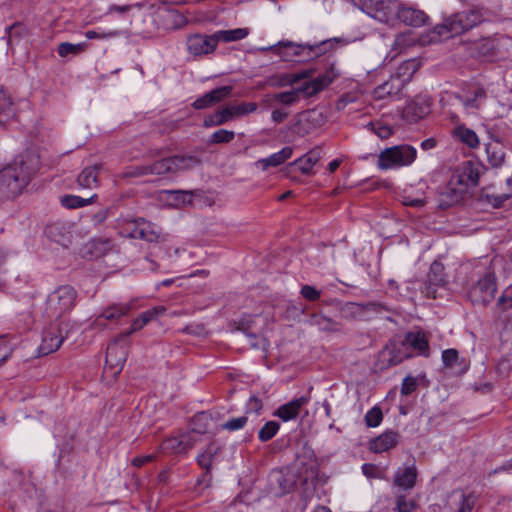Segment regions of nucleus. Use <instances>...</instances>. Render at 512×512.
I'll list each match as a JSON object with an SVG mask.
<instances>
[{
    "instance_id": "f257e3e1",
    "label": "nucleus",
    "mask_w": 512,
    "mask_h": 512,
    "mask_svg": "<svg viewBox=\"0 0 512 512\" xmlns=\"http://www.w3.org/2000/svg\"><path fill=\"white\" fill-rule=\"evenodd\" d=\"M485 21V10L473 6L468 10L457 12L446 17L429 33L430 42H439L453 36L464 34Z\"/></svg>"
},
{
    "instance_id": "f03ea898",
    "label": "nucleus",
    "mask_w": 512,
    "mask_h": 512,
    "mask_svg": "<svg viewBox=\"0 0 512 512\" xmlns=\"http://www.w3.org/2000/svg\"><path fill=\"white\" fill-rule=\"evenodd\" d=\"M338 77L339 73L334 68H330L325 73L294 89L274 94L272 99L283 105L291 106L300 100L301 95L306 98L312 97L328 87Z\"/></svg>"
},
{
    "instance_id": "7ed1b4c3",
    "label": "nucleus",
    "mask_w": 512,
    "mask_h": 512,
    "mask_svg": "<svg viewBox=\"0 0 512 512\" xmlns=\"http://www.w3.org/2000/svg\"><path fill=\"white\" fill-rule=\"evenodd\" d=\"M338 42L337 38L323 40L314 45H299L289 41H280L275 45L261 48V51H273L284 61H291L296 56H300L307 51L310 57H318L322 54L329 52L334 48L335 43Z\"/></svg>"
},
{
    "instance_id": "20e7f679",
    "label": "nucleus",
    "mask_w": 512,
    "mask_h": 512,
    "mask_svg": "<svg viewBox=\"0 0 512 512\" xmlns=\"http://www.w3.org/2000/svg\"><path fill=\"white\" fill-rule=\"evenodd\" d=\"M34 169L15 162L0 171V199L18 195L28 184Z\"/></svg>"
},
{
    "instance_id": "39448f33",
    "label": "nucleus",
    "mask_w": 512,
    "mask_h": 512,
    "mask_svg": "<svg viewBox=\"0 0 512 512\" xmlns=\"http://www.w3.org/2000/svg\"><path fill=\"white\" fill-rule=\"evenodd\" d=\"M208 416L204 413L198 414L193 418L191 431L179 434L177 436H171L165 439L160 448L163 452L172 454H185L191 448H193L198 442L201 441V435L206 432V427L201 429L197 428L198 424H204L207 422Z\"/></svg>"
},
{
    "instance_id": "423d86ee",
    "label": "nucleus",
    "mask_w": 512,
    "mask_h": 512,
    "mask_svg": "<svg viewBox=\"0 0 512 512\" xmlns=\"http://www.w3.org/2000/svg\"><path fill=\"white\" fill-rule=\"evenodd\" d=\"M479 181V170L470 161L461 163L453 171L451 179L448 184V193L450 200L447 202L448 205L457 203L461 200L464 193L470 187H474Z\"/></svg>"
},
{
    "instance_id": "0eeeda50",
    "label": "nucleus",
    "mask_w": 512,
    "mask_h": 512,
    "mask_svg": "<svg viewBox=\"0 0 512 512\" xmlns=\"http://www.w3.org/2000/svg\"><path fill=\"white\" fill-rule=\"evenodd\" d=\"M417 157V150L408 144L384 149L378 155L377 167L380 170L396 169L411 165Z\"/></svg>"
},
{
    "instance_id": "6e6552de",
    "label": "nucleus",
    "mask_w": 512,
    "mask_h": 512,
    "mask_svg": "<svg viewBox=\"0 0 512 512\" xmlns=\"http://www.w3.org/2000/svg\"><path fill=\"white\" fill-rule=\"evenodd\" d=\"M77 299V291L70 285H61L49 294L46 301V313L50 317H61L70 312Z\"/></svg>"
},
{
    "instance_id": "1a4fd4ad",
    "label": "nucleus",
    "mask_w": 512,
    "mask_h": 512,
    "mask_svg": "<svg viewBox=\"0 0 512 512\" xmlns=\"http://www.w3.org/2000/svg\"><path fill=\"white\" fill-rule=\"evenodd\" d=\"M370 17L382 23H391L397 18V0H352Z\"/></svg>"
},
{
    "instance_id": "9d476101",
    "label": "nucleus",
    "mask_w": 512,
    "mask_h": 512,
    "mask_svg": "<svg viewBox=\"0 0 512 512\" xmlns=\"http://www.w3.org/2000/svg\"><path fill=\"white\" fill-rule=\"evenodd\" d=\"M128 345V338L122 340L121 335L108 345L105 369L109 370L111 374L117 375L122 371L126 362Z\"/></svg>"
},
{
    "instance_id": "9b49d317",
    "label": "nucleus",
    "mask_w": 512,
    "mask_h": 512,
    "mask_svg": "<svg viewBox=\"0 0 512 512\" xmlns=\"http://www.w3.org/2000/svg\"><path fill=\"white\" fill-rule=\"evenodd\" d=\"M497 290L496 277L492 272H487L469 291V297L473 304L487 305L494 297Z\"/></svg>"
},
{
    "instance_id": "f8f14e48",
    "label": "nucleus",
    "mask_w": 512,
    "mask_h": 512,
    "mask_svg": "<svg viewBox=\"0 0 512 512\" xmlns=\"http://www.w3.org/2000/svg\"><path fill=\"white\" fill-rule=\"evenodd\" d=\"M217 46V39L214 33L210 35L197 33L186 38L187 52L194 58H202L212 54Z\"/></svg>"
},
{
    "instance_id": "ddd939ff",
    "label": "nucleus",
    "mask_w": 512,
    "mask_h": 512,
    "mask_svg": "<svg viewBox=\"0 0 512 512\" xmlns=\"http://www.w3.org/2000/svg\"><path fill=\"white\" fill-rule=\"evenodd\" d=\"M257 104L250 103H241L237 105H232L223 108L222 110L217 111L210 119L205 120V126H219L222 125L234 117H241L243 115L252 113L256 111Z\"/></svg>"
},
{
    "instance_id": "4468645a",
    "label": "nucleus",
    "mask_w": 512,
    "mask_h": 512,
    "mask_svg": "<svg viewBox=\"0 0 512 512\" xmlns=\"http://www.w3.org/2000/svg\"><path fill=\"white\" fill-rule=\"evenodd\" d=\"M410 357L411 354L407 351V346L404 342H390L379 354L380 369L398 365L404 359Z\"/></svg>"
},
{
    "instance_id": "2eb2a0df",
    "label": "nucleus",
    "mask_w": 512,
    "mask_h": 512,
    "mask_svg": "<svg viewBox=\"0 0 512 512\" xmlns=\"http://www.w3.org/2000/svg\"><path fill=\"white\" fill-rule=\"evenodd\" d=\"M431 98L428 96H416L410 100L403 109V118L410 122L416 123L425 118L431 112Z\"/></svg>"
},
{
    "instance_id": "dca6fc26",
    "label": "nucleus",
    "mask_w": 512,
    "mask_h": 512,
    "mask_svg": "<svg viewBox=\"0 0 512 512\" xmlns=\"http://www.w3.org/2000/svg\"><path fill=\"white\" fill-rule=\"evenodd\" d=\"M428 19V15L423 10L398 1L396 20L407 26L421 27L426 24Z\"/></svg>"
},
{
    "instance_id": "f3484780",
    "label": "nucleus",
    "mask_w": 512,
    "mask_h": 512,
    "mask_svg": "<svg viewBox=\"0 0 512 512\" xmlns=\"http://www.w3.org/2000/svg\"><path fill=\"white\" fill-rule=\"evenodd\" d=\"M65 337L66 335L62 333V329L59 326H50L43 333L42 341L38 348L39 354L48 355L50 353L57 351L60 348Z\"/></svg>"
},
{
    "instance_id": "a211bd4d",
    "label": "nucleus",
    "mask_w": 512,
    "mask_h": 512,
    "mask_svg": "<svg viewBox=\"0 0 512 512\" xmlns=\"http://www.w3.org/2000/svg\"><path fill=\"white\" fill-rule=\"evenodd\" d=\"M166 312L165 306L159 305L155 306L151 309H148L144 312H142L137 318H135L131 324V328L121 334V339L125 340L128 338L132 333H135L137 331H140L143 329L148 323L157 320L159 317L163 316Z\"/></svg>"
},
{
    "instance_id": "6ab92c4d",
    "label": "nucleus",
    "mask_w": 512,
    "mask_h": 512,
    "mask_svg": "<svg viewBox=\"0 0 512 512\" xmlns=\"http://www.w3.org/2000/svg\"><path fill=\"white\" fill-rule=\"evenodd\" d=\"M310 401L309 396H301L293 399L288 403L281 405L273 415L280 418L282 421L287 422L294 420L300 413V410Z\"/></svg>"
},
{
    "instance_id": "aec40b11",
    "label": "nucleus",
    "mask_w": 512,
    "mask_h": 512,
    "mask_svg": "<svg viewBox=\"0 0 512 512\" xmlns=\"http://www.w3.org/2000/svg\"><path fill=\"white\" fill-rule=\"evenodd\" d=\"M231 92H232L231 86H222V87L216 88V89L206 93L202 97L196 99L193 102L192 106L198 110L205 109V108L210 107L213 104H216V103L224 100L225 98L229 97Z\"/></svg>"
},
{
    "instance_id": "412c9836",
    "label": "nucleus",
    "mask_w": 512,
    "mask_h": 512,
    "mask_svg": "<svg viewBox=\"0 0 512 512\" xmlns=\"http://www.w3.org/2000/svg\"><path fill=\"white\" fill-rule=\"evenodd\" d=\"M400 436L392 430L385 431L369 442V449L374 453H383L397 446Z\"/></svg>"
},
{
    "instance_id": "4be33fe9",
    "label": "nucleus",
    "mask_w": 512,
    "mask_h": 512,
    "mask_svg": "<svg viewBox=\"0 0 512 512\" xmlns=\"http://www.w3.org/2000/svg\"><path fill=\"white\" fill-rule=\"evenodd\" d=\"M133 225L134 227L130 231L132 238L142 239L148 242H154L159 239L160 234L154 224L144 219H138L134 221Z\"/></svg>"
},
{
    "instance_id": "5701e85b",
    "label": "nucleus",
    "mask_w": 512,
    "mask_h": 512,
    "mask_svg": "<svg viewBox=\"0 0 512 512\" xmlns=\"http://www.w3.org/2000/svg\"><path fill=\"white\" fill-rule=\"evenodd\" d=\"M172 173L171 157L154 162L152 165L135 167L129 174L134 177Z\"/></svg>"
},
{
    "instance_id": "b1692460",
    "label": "nucleus",
    "mask_w": 512,
    "mask_h": 512,
    "mask_svg": "<svg viewBox=\"0 0 512 512\" xmlns=\"http://www.w3.org/2000/svg\"><path fill=\"white\" fill-rule=\"evenodd\" d=\"M312 76L311 70H303L297 73H284L279 75H274L268 79V83L272 87H287L293 86L294 84L309 79Z\"/></svg>"
},
{
    "instance_id": "393cba45",
    "label": "nucleus",
    "mask_w": 512,
    "mask_h": 512,
    "mask_svg": "<svg viewBox=\"0 0 512 512\" xmlns=\"http://www.w3.org/2000/svg\"><path fill=\"white\" fill-rule=\"evenodd\" d=\"M420 67V62L416 59H409L402 62L396 69V71L391 75V77L401 83V87L403 88L406 84H408L413 75L418 71Z\"/></svg>"
},
{
    "instance_id": "a878e982",
    "label": "nucleus",
    "mask_w": 512,
    "mask_h": 512,
    "mask_svg": "<svg viewBox=\"0 0 512 512\" xmlns=\"http://www.w3.org/2000/svg\"><path fill=\"white\" fill-rule=\"evenodd\" d=\"M417 471L414 465L399 467L394 475V484L404 490L415 486Z\"/></svg>"
},
{
    "instance_id": "bb28decb",
    "label": "nucleus",
    "mask_w": 512,
    "mask_h": 512,
    "mask_svg": "<svg viewBox=\"0 0 512 512\" xmlns=\"http://www.w3.org/2000/svg\"><path fill=\"white\" fill-rule=\"evenodd\" d=\"M448 503L453 512H471L475 505V497L471 494L466 495L462 491H454L449 496Z\"/></svg>"
},
{
    "instance_id": "cd10ccee",
    "label": "nucleus",
    "mask_w": 512,
    "mask_h": 512,
    "mask_svg": "<svg viewBox=\"0 0 512 512\" xmlns=\"http://www.w3.org/2000/svg\"><path fill=\"white\" fill-rule=\"evenodd\" d=\"M293 149L289 146L283 147L280 151L270 155L269 157L259 159L256 162V166L261 168L263 171L269 167H278L283 164L286 160L291 158Z\"/></svg>"
},
{
    "instance_id": "c85d7f7f",
    "label": "nucleus",
    "mask_w": 512,
    "mask_h": 512,
    "mask_svg": "<svg viewBox=\"0 0 512 512\" xmlns=\"http://www.w3.org/2000/svg\"><path fill=\"white\" fill-rule=\"evenodd\" d=\"M321 152L320 148H314L302 157L290 163L289 166H296L301 173L310 174L314 165L321 159Z\"/></svg>"
},
{
    "instance_id": "c756f323",
    "label": "nucleus",
    "mask_w": 512,
    "mask_h": 512,
    "mask_svg": "<svg viewBox=\"0 0 512 512\" xmlns=\"http://www.w3.org/2000/svg\"><path fill=\"white\" fill-rule=\"evenodd\" d=\"M101 168V164L84 168L77 178L78 185L84 189H95L99 187L98 174Z\"/></svg>"
},
{
    "instance_id": "7c9ffc66",
    "label": "nucleus",
    "mask_w": 512,
    "mask_h": 512,
    "mask_svg": "<svg viewBox=\"0 0 512 512\" xmlns=\"http://www.w3.org/2000/svg\"><path fill=\"white\" fill-rule=\"evenodd\" d=\"M404 343L417 350L419 355L429 356V345L426 335L421 331L409 332Z\"/></svg>"
},
{
    "instance_id": "2f4dec72",
    "label": "nucleus",
    "mask_w": 512,
    "mask_h": 512,
    "mask_svg": "<svg viewBox=\"0 0 512 512\" xmlns=\"http://www.w3.org/2000/svg\"><path fill=\"white\" fill-rule=\"evenodd\" d=\"M402 90L401 83L395 81L392 77H390L389 80L385 81L384 83L377 86L374 91L373 95L376 99H384L391 95H396Z\"/></svg>"
},
{
    "instance_id": "473e14b6",
    "label": "nucleus",
    "mask_w": 512,
    "mask_h": 512,
    "mask_svg": "<svg viewBox=\"0 0 512 512\" xmlns=\"http://www.w3.org/2000/svg\"><path fill=\"white\" fill-rule=\"evenodd\" d=\"M219 451L220 446L216 442L209 443L206 449L197 456L198 465L209 472L215 456L219 453Z\"/></svg>"
},
{
    "instance_id": "72a5a7b5",
    "label": "nucleus",
    "mask_w": 512,
    "mask_h": 512,
    "mask_svg": "<svg viewBox=\"0 0 512 512\" xmlns=\"http://www.w3.org/2000/svg\"><path fill=\"white\" fill-rule=\"evenodd\" d=\"M200 163V159L193 155H179L171 157L172 173L194 168Z\"/></svg>"
},
{
    "instance_id": "f704fd0d",
    "label": "nucleus",
    "mask_w": 512,
    "mask_h": 512,
    "mask_svg": "<svg viewBox=\"0 0 512 512\" xmlns=\"http://www.w3.org/2000/svg\"><path fill=\"white\" fill-rule=\"evenodd\" d=\"M249 34V30L247 28H236L231 30H219L214 33L215 38L217 39V44L220 41L222 42H234L238 40H242L246 38Z\"/></svg>"
},
{
    "instance_id": "c9c22d12",
    "label": "nucleus",
    "mask_w": 512,
    "mask_h": 512,
    "mask_svg": "<svg viewBox=\"0 0 512 512\" xmlns=\"http://www.w3.org/2000/svg\"><path fill=\"white\" fill-rule=\"evenodd\" d=\"M458 98L467 113H473L479 108L480 103L485 99V92L483 89L478 88L473 92L472 96H467L465 98L459 96Z\"/></svg>"
},
{
    "instance_id": "e433bc0d",
    "label": "nucleus",
    "mask_w": 512,
    "mask_h": 512,
    "mask_svg": "<svg viewBox=\"0 0 512 512\" xmlns=\"http://www.w3.org/2000/svg\"><path fill=\"white\" fill-rule=\"evenodd\" d=\"M97 199V194H93L89 198H82L77 195H66L61 198V204L69 209H76L87 206Z\"/></svg>"
},
{
    "instance_id": "4c0bfd02",
    "label": "nucleus",
    "mask_w": 512,
    "mask_h": 512,
    "mask_svg": "<svg viewBox=\"0 0 512 512\" xmlns=\"http://www.w3.org/2000/svg\"><path fill=\"white\" fill-rule=\"evenodd\" d=\"M130 309V304L117 303L108 306L101 314L106 320H116L128 314Z\"/></svg>"
},
{
    "instance_id": "58836bf2",
    "label": "nucleus",
    "mask_w": 512,
    "mask_h": 512,
    "mask_svg": "<svg viewBox=\"0 0 512 512\" xmlns=\"http://www.w3.org/2000/svg\"><path fill=\"white\" fill-rule=\"evenodd\" d=\"M310 323L323 332H335L339 330L338 323L323 315H313Z\"/></svg>"
},
{
    "instance_id": "ea45409f",
    "label": "nucleus",
    "mask_w": 512,
    "mask_h": 512,
    "mask_svg": "<svg viewBox=\"0 0 512 512\" xmlns=\"http://www.w3.org/2000/svg\"><path fill=\"white\" fill-rule=\"evenodd\" d=\"M454 134L466 145L471 148H475L479 145V139L477 134L464 126H458L454 130Z\"/></svg>"
},
{
    "instance_id": "a19ab883",
    "label": "nucleus",
    "mask_w": 512,
    "mask_h": 512,
    "mask_svg": "<svg viewBox=\"0 0 512 512\" xmlns=\"http://www.w3.org/2000/svg\"><path fill=\"white\" fill-rule=\"evenodd\" d=\"M87 48V43L72 44L69 42H62L57 47V52L60 57H67L69 55H78Z\"/></svg>"
},
{
    "instance_id": "79ce46f5",
    "label": "nucleus",
    "mask_w": 512,
    "mask_h": 512,
    "mask_svg": "<svg viewBox=\"0 0 512 512\" xmlns=\"http://www.w3.org/2000/svg\"><path fill=\"white\" fill-rule=\"evenodd\" d=\"M364 311V305L354 302H347L341 307V314L345 319H355L361 316Z\"/></svg>"
},
{
    "instance_id": "37998d69",
    "label": "nucleus",
    "mask_w": 512,
    "mask_h": 512,
    "mask_svg": "<svg viewBox=\"0 0 512 512\" xmlns=\"http://www.w3.org/2000/svg\"><path fill=\"white\" fill-rule=\"evenodd\" d=\"M280 425L276 421H268L263 425L258 433V438L262 442L272 439L279 431Z\"/></svg>"
},
{
    "instance_id": "c03bdc74",
    "label": "nucleus",
    "mask_w": 512,
    "mask_h": 512,
    "mask_svg": "<svg viewBox=\"0 0 512 512\" xmlns=\"http://www.w3.org/2000/svg\"><path fill=\"white\" fill-rule=\"evenodd\" d=\"M383 419L382 410L378 406L372 407L365 415V423L368 427H378Z\"/></svg>"
},
{
    "instance_id": "a18cd8bd",
    "label": "nucleus",
    "mask_w": 512,
    "mask_h": 512,
    "mask_svg": "<svg viewBox=\"0 0 512 512\" xmlns=\"http://www.w3.org/2000/svg\"><path fill=\"white\" fill-rule=\"evenodd\" d=\"M234 132L226 129L215 131L211 136L212 143H228L234 139Z\"/></svg>"
},
{
    "instance_id": "49530a36",
    "label": "nucleus",
    "mask_w": 512,
    "mask_h": 512,
    "mask_svg": "<svg viewBox=\"0 0 512 512\" xmlns=\"http://www.w3.org/2000/svg\"><path fill=\"white\" fill-rule=\"evenodd\" d=\"M415 507L412 500H408L405 496L400 495L396 498V506L392 512H411Z\"/></svg>"
},
{
    "instance_id": "de8ad7c7",
    "label": "nucleus",
    "mask_w": 512,
    "mask_h": 512,
    "mask_svg": "<svg viewBox=\"0 0 512 512\" xmlns=\"http://www.w3.org/2000/svg\"><path fill=\"white\" fill-rule=\"evenodd\" d=\"M361 469L367 478L382 479L384 477L383 471L375 464L365 463Z\"/></svg>"
},
{
    "instance_id": "09e8293b",
    "label": "nucleus",
    "mask_w": 512,
    "mask_h": 512,
    "mask_svg": "<svg viewBox=\"0 0 512 512\" xmlns=\"http://www.w3.org/2000/svg\"><path fill=\"white\" fill-rule=\"evenodd\" d=\"M247 423V417L241 416L237 418H232L228 421H226L222 428L229 431H237L242 429Z\"/></svg>"
},
{
    "instance_id": "8fccbe9b",
    "label": "nucleus",
    "mask_w": 512,
    "mask_h": 512,
    "mask_svg": "<svg viewBox=\"0 0 512 512\" xmlns=\"http://www.w3.org/2000/svg\"><path fill=\"white\" fill-rule=\"evenodd\" d=\"M119 35L118 31L99 32L96 30H89L85 33L87 39H108Z\"/></svg>"
},
{
    "instance_id": "3c124183",
    "label": "nucleus",
    "mask_w": 512,
    "mask_h": 512,
    "mask_svg": "<svg viewBox=\"0 0 512 512\" xmlns=\"http://www.w3.org/2000/svg\"><path fill=\"white\" fill-rule=\"evenodd\" d=\"M458 359V352L455 349H447L442 353V361L445 367L452 368Z\"/></svg>"
},
{
    "instance_id": "603ef678",
    "label": "nucleus",
    "mask_w": 512,
    "mask_h": 512,
    "mask_svg": "<svg viewBox=\"0 0 512 512\" xmlns=\"http://www.w3.org/2000/svg\"><path fill=\"white\" fill-rule=\"evenodd\" d=\"M401 202L403 205L411 207H423L426 203L424 198L412 197L411 195L407 194L401 197Z\"/></svg>"
},
{
    "instance_id": "864d4df0",
    "label": "nucleus",
    "mask_w": 512,
    "mask_h": 512,
    "mask_svg": "<svg viewBox=\"0 0 512 512\" xmlns=\"http://www.w3.org/2000/svg\"><path fill=\"white\" fill-rule=\"evenodd\" d=\"M417 387V381L415 378L407 376L403 379L401 393L403 395L411 394Z\"/></svg>"
},
{
    "instance_id": "5fc2aeb1",
    "label": "nucleus",
    "mask_w": 512,
    "mask_h": 512,
    "mask_svg": "<svg viewBox=\"0 0 512 512\" xmlns=\"http://www.w3.org/2000/svg\"><path fill=\"white\" fill-rule=\"evenodd\" d=\"M371 125H372V129L375 132V134L378 137H380L381 139H387L393 133L392 128L387 125H381V124H371Z\"/></svg>"
},
{
    "instance_id": "6e6d98bb",
    "label": "nucleus",
    "mask_w": 512,
    "mask_h": 512,
    "mask_svg": "<svg viewBox=\"0 0 512 512\" xmlns=\"http://www.w3.org/2000/svg\"><path fill=\"white\" fill-rule=\"evenodd\" d=\"M301 295L309 301H315L320 297V292L317 291L313 286L304 285L301 288Z\"/></svg>"
},
{
    "instance_id": "4d7b16f0",
    "label": "nucleus",
    "mask_w": 512,
    "mask_h": 512,
    "mask_svg": "<svg viewBox=\"0 0 512 512\" xmlns=\"http://www.w3.org/2000/svg\"><path fill=\"white\" fill-rule=\"evenodd\" d=\"M58 229V226L57 225H52L48 228L47 230V233L48 235L53 239V241L59 243L60 245L62 246H67L68 245V238L65 237V236H61V238H57L55 235H54V231Z\"/></svg>"
},
{
    "instance_id": "13d9d810",
    "label": "nucleus",
    "mask_w": 512,
    "mask_h": 512,
    "mask_svg": "<svg viewBox=\"0 0 512 512\" xmlns=\"http://www.w3.org/2000/svg\"><path fill=\"white\" fill-rule=\"evenodd\" d=\"M508 297L509 294L506 291H504L497 301V306L503 311L512 308V305H510V300Z\"/></svg>"
},
{
    "instance_id": "bf43d9fd",
    "label": "nucleus",
    "mask_w": 512,
    "mask_h": 512,
    "mask_svg": "<svg viewBox=\"0 0 512 512\" xmlns=\"http://www.w3.org/2000/svg\"><path fill=\"white\" fill-rule=\"evenodd\" d=\"M154 459V455H145V456H139V457H135L133 460H132V464L136 467H141L143 466L144 464L152 461Z\"/></svg>"
},
{
    "instance_id": "052dcab7",
    "label": "nucleus",
    "mask_w": 512,
    "mask_h": 512,
    "mask_svg": "<svg viewBox=\"0 0 512 512\" xmlns=\"http://www.w3.org/2000/svg\"><path fill=\"white\" fill-rule=\"evenodd\" d=\"M132 5H110L108 8V13H127L131 10Z\"/></svg>"
},
{
    "instance_id": "680f3d73",
    "label": "nucleus",
    "mask_w": 512,
    "mask_h": 512,
    "mask_svg": "<svg viewBox=\"0 0 512 512\" xmlns=\"http://www.w3.org/2000/svg\"><path fill=\"white\" fill-rule=\"evenodd\" d=\"M287 116L288 113L282 109H276L271 114L272 120L276 123L282 122Z\"/></svg>"
},
{
    "instance_id": "e2e57ef3",
    "label": "nucleus",
    "mask_w": 512,
    "mask_h": 512,
    "mask_svg": "<svg viewBox=\"0 0 512 512\" xmlns=\"http://www.w3.org/2000/svg\"><path fill=\"white\" fill-rule=\"evenodd\" d=\"M106 319L100 314L95 320L92 322L91 327L95 330H103L106 328Z\"/></svg>"
},
{
    "instance_id": "0e129e2a",
    "label": "nucleus",
    "mask_w": 512,
    "mask_h": 512,
    "mask_svg": "<svg viewBox=\"0 0 512 512\" xmlns=\"http://www.w3.org/2000/svg\"><path fill=\"white\" fill-rule=\"evenodd\" d=\"M176 197L175 199L179 202V203H186V202H190L191 201V194L189 192H185V191H175L173 192Z\"/></svg>"
},
{
    "instance_id": "69168bd1",
    "label": "nucleus",
    "mask_w": 512,
    "mask_h": 512,
    "mask_svg": "<svg viewBox=\"0 0 512 512\" xmlns=\"http://www.w3.org/2000/svg\"><path fill=\"white\" fill-rule=\"evenodd\" d=\"M10 355V349L5 344H0V364L5 362Z\"/></svg>"
},
{
    "instance_id": "338daca9",
    "label": "nucleus",
    "mask_w": 512,
    "mask_h": 512,
    "mask_svg": "<svg viewBox=\"0 0 512 512\" xmlns=\"http://www.w3.org/2000/svg\"><path fill=\"white\" fill-rule=\"evenodd\" d=\"M108 216V211L107 210H100L98 211L96 214H94L93 216V221L97 224H100L102 223L103 221H105V219L107 218Z\"/></svg>"
},
{
    "instance_id": "774afa93",
    "label": "nucleus",
    "mask_w": 512,
    "mask_h": 512,
    "mask_svg": "<svg viewBox=\"0 0 512 512\" xmlns=\"http://www.w3.org/2000/svg\"><path fill=\"white\" fill-rule=\"evenodd\" d=\"M421 148L423 150H431V149H434L435 146H436V141L433 139V138H428V139H425L421 142Z\"/></svg>"
}]
</instances>
